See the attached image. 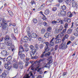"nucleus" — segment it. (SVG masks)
Masks as SVG:
<instances>
[{
  "instance_id": "nucleus-60",
  "label": "nucleus",
  "mask_w": 78,
  "mask_h": 78,
  "mask_svg": "<svg viewBox=\"0 0 78 78\" xmlns=\"http://www.w3.org/2000/svg\"><path fill=\"white\" fill-rule=\"evenodd\" d=\"M58 45H57L55 46V50H56L58 49Z\"/></svg>"
},
{
  "instance_id": "nucleus-32",
  "label": "nucleus",
  "mask_w": 78,
  "mask_h": 78,
  "mask_svg": "<svg viewBox=\"0 0 78 78\" xmlns=\"http://www.w3.org/2000/svg\"><path fill=\"white\" fill-rule=\"evenodd\" d=\"M2 76L3 77V78H6V74L5 73H2Z\"/></svg>"
},
{
  "instance_id": "nucleus-53",
  "label": "nucleus",
  "mask_w": 78,
  "mask_h": 78,
  "mask_svg": "<svg viewBox=\"0 0 78 78\" xmlns=\"http://www.w3.org/2000/svg\"><path fill=\"white\" fill-rule=\"evenodd\" d=\"M68 18L66 17V18L65 19H64L63 20H64V22H67V20H68Z\"/></svg>"
},
{
  "instance_id": "nucleus-2",
  "label": "nucleus",
  "mask_w": 78,
  "mask_h": 78,
  "mask_svg": "<svg viewBox=\"0 0 78 78\" xmlns=\"http://www.w3.org/2000/svg\"><path fill=\"white\" fill-rule=\"evenodd\" d=\"M2 28L3 30H6L8 29V24H7V22L4 20V23H2Z\"/></svg>"
},
{
  "instance_id": "nucleus-6",
  "label": "nucleus",
  "mask_w": 78,
  "mask_h": 78,
  "mask_svg": "<svg viewBox=\"0 0 78 78\" xmlns=\"http://www.w3.org/2000/svg\"><path fill=\"white\" fill-rule=\"evenodd\" d=\"M1 54L3 56H5L8 55V53L7 52V51H6L4 50L1 52Z\"/></svg>"
},
{
  "instance_id": "nucleus-45",
  "label": "nucleus",
  "mask_w": 78,
  "mask_h": 78,
  "mask_svg": "<svg viewBox=\"0 0 78 78\" xmlns=\"http://www.w3.org/2000/svg\"><path fill=\"white\" fill-rule=\"evenodd\" d=\"M42 19L44 20H47V18L45 17V16L44 15L42 18Z\"/></svg>"
},
{
  "instance_id": "nucleus-31",
  "label": "nucleus",
  "mask_w": 78,
  "mask_h": 78,
  "mask_svg": "<svg viewBox=\"0 0 78 78\" xmlns=\"http://www.w3.org/2000/svg\"><path fill=\"white\" fill-rule=\"evenodd\" d=\"M40 49H42L43 48V47H44V45L42 44H41L39 45Z\"/></svg>"
},
{
  "instance_id": "nucleus-39",
  "label": "nucleus",
  "mask_w": 78,
  "mask_h": 78,
  "mask_svg": "<svg viewBox=\"0 0 78 78\" xmlns=\"http://www.w3.org/2000/svg\"><path fill=\"white\" fill-rule=\"evenodd\" d=\"M66 22L68 23H70V22H71V20L70 19L68 18Z\"/></svg>"
},
{
  "instance_id": "nucleus-4",
  "label": "nucleus",
  "mask_w": 78,
  "mask_h": 78,
  "mask_svg": "<svg viewBox=\"0 0 78 78\" xmlns=\"http://www.w3.org/2000/svg\"><path fill=\"white\" fill-rule=\"evenodd\" d=\"M73 24H74V23L72 22L71 27V28H69L67 31V33L68 34H72V31H73Z\"/></svg>"
},
{
  "instance_id": "nucleus-41",
  "label": "nucleus",
  "mask_w": 78,
  "mask_h": 78,
  "mask_svg": "<svg viewBox=\"0 0 78 78\" xmlns=\"http://www.w3.org/2000/svg\"><path fill=\"white\" fill-rule=\"evenodd\" d=\"M61 19H58L56 21L57 23H59V22H61Z\"/></svg>"
},
{
  "instance_id": "nucleus-55",
  "label": "nucleus",
  "mask_w": 78,
  "mask_h": 78,
  "mask_svg": "<svg viewBox=\"0 0 78 78\" xmlns=\"http://www.w3.org/2000/svg\"><path fill=\"white\" fill-rule=\"evenodd\" d=\"M19 67L20 69H23V65H20L19 66Z\"/></svg>"
},
{
  "instance_id": "nucleus-25",
  "label": "nucleus",
  "mask_w": 78,
  "mask_h": 78,
  "mask_svg": "<svg viewBox=\"0 0 78 78\" xmlns=\"http://www.w3.org/2000/svg\"><path fill=\"white\" fill-rule=\"evenodd\" d=\"M72 5L73 7H75L76 5V2H73L72 3Z\"/></svg>"
},
{
  "instance_id": "nucleus-30",
  "label": "nucleus",
  "mask_w": 78,
  "mask_h": 78,
  "mask_svg": "<svg viewBox=\"0 0 78 78\" xmlns=\"http://www.w3.org/2000/svg\"><path fill=\"white\" fill-rule=\"evenodd\" d=\"M44 50L45 51H48L49 50V48L47 46H46L44 48Z\"/></svg>"
},
{
  "instance_id": "nucleus-46",
  "label": "nucleus",
  "mask_w": 78,
  "mask_h": 78,
  "mask_svg": "<svg viewBox=\"0 0 78 78\" xmlns=\"http://www.w3.org/2000/svg\"><path fill=\"white\" fill-rule=\"evenodd\" d=\"M51 30V27H49L48 28L47 30V31H49V32Z\"/></svg>"
},
{
  "instance_id": "nucleus-58",
  "label": "nucleus",
  "mask_w": 78,
  "mask_h": 78,
  "mask_svg": "<svg viewBox=\"0 0 78 78\" xmlns=\"http://www.w3.org/2000/svg\"><path fill=\"white\" fill-rule=\"evenodd\" d=\"M44 56H45V55L44 54H42L41 56L40 57L41 58H44Z\"/></svg>"
},
{
  "instance_id": "nucleus-48",
  "label": "nucleus",
  "mask_w": 78,
  "mask_h": 78,
  "mask_svg": "<svg viewBox=\"0 0 78 78\" xmlns=\"http://www.w3.org/2000/svg\"><path fill=\"white\" fill-rule=\"evenodd\" d=\"M67 72H63L62 73L63 76H65V75H66L67 74Z\"/></svg>"
},
{
  "instance_id": "nucleus-63",
  "label": "nucleus",
  "mask_w": 78,
  "mask_h": 78,
  "mask_svg": "<svg viewBox=\"0 0 78 78\" xmlns=\"http://www.w3.org/2000/svg\"><path fill=\"white\" fill-rule=\"evenodd\" d=\"M58 3H62L63 2V0H58Z\"/></svg>"
},
{
  "instance_id": "nucleus-52",
  "label": "nucleus",
  "mask_w": 78,
  "mask_h": 78,
  "mask_svg": "<svg viewBox=\"0 0 78 78\" xmlns=\"http://www.w3.org/2000/svg\"><path fill=\"white\" fill-rule=\"evenodd\" d=\"M43 24L45 26V27H47V26L48 25L47 23L45 22H44L43 23Z\"/></svg>"
},
{
  "instance_id": "nucleus-50",
  "label": "nucleus",
  "mask_w": 78,
  "mask_h": 78,
  "mask_svg": "<svg viewBox=\"0 0 78 78\" xmlns=\"http://www.w3.org/2000/svg\"><path fill=\"white\" fill-rule=\"evenodd\" d=\"M25 50L26 51H29V49H28V48L27 47L25 48Z\"/></svg>"
},
{
  "instance_id": "nucleus-17",
  "label": "nucleus",
  "mask_w": 78,
  "mask_h": 78,
  "mask_svg": "<svg viewBox=\"0 0 78 78\" xmlns=\"http://www.w3.org/2000/svg\"><path fill=\"white\" fill-rule=\"evenodd\" d=\"M7 11L9 13V15H10L12 17V15L13 14H12V11H11L9 9H7Z\"/></svg>"
},
{
  "instance_id": "nucleus-5",
  "label": "nucleus",
  "mask_w": 78,
  "mask_h": 78,
  "mask_svg": "<svg viewBox=\"0 0 78 78\" xmlns=\"http://www.w3.org/2000/svg\"><path fill=\"white\" fill-rule=\"evenodd\" d=\"M25 52L24 50V49L22 45H20V48H19V52L18 53H22L23 52Z\"/></svg>"
},
{
  "instance_id": "nucleus-8",
  "label": "nucleus",
  "mask_w": 78,
  "mask_h": 78,
  "mask_svg": "<svg viewBox=\"0 0 78 78\" xmlns=\"http://www.w3.org/2000/svg\"><path fill=\"white\" fill-rule=\"evenodd\" d=\"M26 31L27 33L28 36H30V34H31V30L30 29V27H27L26 29Z\"/></svg>"
},
{
  "instance_id": "nucleus-61",
  "label": "nucleus",
  "mask_w": 78,
  "mask_h": 78,
  "mask_svg": "<svg viewBox=\"0 0 78 78\" xmlns=\"http://www.w3.org/2000/svg\"><path fill=\"white\" fill-rule=\"evenodd\" d=\"M52 23L54 24V23H57L56 22V21L55 20H54L53 21H52Z\"/></svg>"
},
{
  "instance_id": "nucleus-28",
  "label": "nucleus",
  "mask_w": 78,
  "mask_h": 78,
  "mask_svg": "<svg viewBox=\"0 0 78 78\" xmlns=\"http://www.w3.org/2000/svg\"><path fill=\"white\" fill-rule=\"evenodd\" d=\"M33 23H34L35 24L37 22V19H33Z\"/></svg>"
},
{
  "instance_id": "nucleus-9",
  "label": "nucleus",
  "mask_w": 78,
  "mask_h": 78,
  "mask_svg": "<svg viewBox=\"0 0 78 78\" xmlns=\"http://www.w3.org/2000/svg\"><path fill=\"white\" fill-rule=\"evenodd\" d=\"M10 64L11 63L9 62H8L7 63L4 64V66L6 69H8V66H10Z\"/></svg>"
},
{
  "instance_id": "nucleus-22",
  "label": "nucleus",
  "mask_w": 78,
  "mask_h": 78,
  "mask_svg": "<svg viewBox=\"0 0 78 78\" xmlns=\"http://www.w3.org/2000/svg\"><path fill=\"white\" fill-rule=\"evenodd\" d=\"M44 36L46 38H48V37L50 36V34L48 33H47L44 35Z\"/></svg>"
},
{
  "instance_id": "nucleus-24",
  "label": "nucleus",
  "mask_w": 78,
  "mask_h": 78,
  "mask_svg": "<svg viewBox=\"0 0 78 78\" xmlns=\"http://www.w3.org/2000/svg\"><path fill=\"white\" fill-rule=\"evenodd\" d=\"M45 32V29L44 28H42L41 30V34H44Z\"/></svg>"
},
{
  "instance_id": "nucleus-15",
  "label": "nucleus",
  "mask_w": 78,
  "mask_h": 78,
  "mask_svg": "<svg viewBox=\"0 0 78 78\" xmlns=\"http://www.w3.org/2000/svg\"><path fill=\"white\" fill-rule=\"evenodd\" d=\"M31 36L32 38H36L37 37V34L36 33H33L31 35Z\"/></svg>"
},
{
  "instance_id": "nucleus-27",
  "label": "nucleus",
  "mask_w": 78,
  "mask_h": 78,
  "mask_svg": "<svg viewBox=\"0 0 78 78\" xmlns=\"http://www.w3.org/2000/svg\"><path fill=\"white\" fill-rule=\"evenodd\" d=\"M73 34L75 36H78V31H75L73 33Z\"/></svg>"
},
{
  "instance_id": "nucleus-40",
  "label": "nucleus",
  "mask_w": 78,
  "mask_h": 78,
  "mask_svg": "<svg viewBox=\"0 0 78 78\" xmlns=\"http://www.w3.org/2000/svg\"><path fill=\"white\" fill-rule=\"evenodd\" d=\"M12 69V66H11L9 65V66H8V68L7 69L8 70H10L11 69Z\"/></svg>"
},
{
  "instance_id": "nucleus-29",
  "label": "nucleus",
  "mask_w": 78,
  "mask_h": 78,
  "mask_svg": "<svg viewBox=\"0 0 78 78\" xmlns=\"http://www.w3.org/2000/svg\"><path fill=\"white\" fill-rule=\"evenodd\" d=\"M58 9V8H57V7H53V8L52 9V10L53 11H54L55 12V11H56V10Z\"/></svg>"
},
{
  "instance_id": "nucleus-43",
  "label": "nucleus",
  "mask_w": 78,
  "mask_h": 78,
  "mask_svg": "<svg viewBox=\"0 0 78 78\" xmlns=\"http://www.w3.org/2000/svg\"><path fill=\"white\" fill-rule=\"evenodd\" d=\"M30 3H31V4L32 5H33V4H34V3L35 5H36V3L34 2V0L30 2Z\"/></svg>"
},
{
  "instance_id": "nucleus-20",
  "label": "nucleus",
  "mask_w": 78,
  "mask_h": 78,
  "mask_svg": "<svg viewBox=\"0 0 78 78\" xmlns=\"http://www.w3.org/2000/svg\"><path fill=\"white\" fill-rule=\"evenodd\" d=\"M67 16L68 17H72V16H73L72 14L71 13V12H69L67 14Z\"/></svg>"
},
{
  "instance_id": "nucleus-44",
  "label": "nucleus",
  "mask_w": 78,
  "mask_h": 78,
  "mask_svg": "<svg viewBox=\"0 0 78 78\" xmlns=\"http://www.w3.org/2000/svg\"><path fill=\"white\" fill-rule=\"evenodd\" d=\"M14 32L15 33H18V30H17V29H14Z\"/></svg>"
},
{
  "instance_id": "nucleus-37",
  "label": "nucleus",
  "mask_w": 78,
  "mask_h": 78,
  "mask_svg": "<svg viewBox=\"0 0 78 78\" xmlns=\"http://www.w3.org/2000/svg\"><path fill=\"white\" fill-rule=\"evenodd\" d=\"M63 29V27L62 26H61L59 29H58V31H61Z\"/></svg>"
},
{
  "instance_id": "nucleus-14",
  "label": "nucleus",
  "mask_w": 78,
  "mask_h": 78,
  "mask_svg": "<svg viewBox=\"0 0 78 78\" xmlns=\"http://www.w3.org/2000/svg\"><path fill=\"white\" fill-rule=\"evenodd\" d=\"M54 38H53L50 41V46H53L54 45V43L53 42H52L53 41V40L54 39Z\"/></svg>"
},
{
  "instance_id": "nucleus-49",
  "label": "nucleus",
  "mask_w": 78,
  "mask_h": 78,
  "mask_svg": "<svg viewBox=\"0 0 78 78\" xmlns=\"http://www.w3.org/2000/svg\"><path fill=\"white\" fill-rule=\"evenodd\" d=\"M37 58V57L36 55L34 57H33L31 58V59H36Z\"/></svg>"
},
{
  "instance_id": "nucleus-34",
  "label": "nucleus",
  "mask_w": 78,
  "mask_h": 78,
  "mask_svg": "<svg viewBox=\"0 0 78 78\" xmlns=\"http://www.w3.org/2000/svg\"><path fill=\"white\" fill-rule=\"evenodd\" d=\"M5 19H3L2 21V22H1V23H0V27H2V23H4V21H5Z\"/></svg>"
},
{
  "instance_id": "nucleus-47",
  "label": "nucleus",
  "mask_w": 78,
  "mask_h": 78,
  "mask_svg": "<svg viewBox=\"0 0 78 78\" xmlns=\"http://www.w3.org/2000/svg\"><path fill=\"white\" fill-rule=\"evenodd\" d=\"M4 39V37H2L0 39V42H1L3 41V39Z\"/></svg>"
},
{
  "instance_id": "nucleus-13",
  "label": "nucleus",
  "mask_w": 78,
  "mask_h": 78,
  "mask_svg": "<svg viewBox=\"0 0 78 78\" xmlns=\"http://www.w3.org/2000/svg\"><path fill=\"white\" fill-rule=\"evenodd\" d=\"M13 67L15 68V69H18V62H15L13 66Z\"/></svg>"
},
{
  "instance_id": "nucleus-42",
  "label": "nucleus",
  "mask_w": 78,
  "mask_h": 78,
  "mask_svg": "<svg viewBox=\"0 0 78 78\" xmlns=\"http://www.w3.org/2000/svg\"><path fill=\"white\" fill-rule=\"evenodd\" d=\"M29 47L30 48L31 50H33L34 48V46L32 45H31L29 46Z\"/></svg>"
},
{
  "instance_id": "nucleus-54",
  "label": "nucleus",
  "mask_w": 78,
  "mask_h": 78,
  "mask_svg": "<svg viewBox=\"0 0 78 78\" xmlns=\"http://www.w3.org/2000/svg\"><path fill=\"white\" fill-rule=\"evenodd\" d=\"M65 28H67L68 27V24L67 23H66L65 25Z\"/></svg>"
},
{
  "instance_id": "nucleus-3",
  "label": "nucleus",
  "mask_w": 78,
  "mask_h": 78,
  "mask_svg": "<svg viewBox=\"0 0 78 78\" xmlns=\"http://www.w3.org/2000/svg\"><path fill=\"white\" fill-rule=\"evenodd\" d=\"M66 48H67V45L66 44V43L64 42H62V44L59 45V48L61 50L66 49Z\"/></svg>"
},
{
  "instance_id": "nucleus-16",
  "label": "nucleus",
  "mask_w": 78,
  "mask_h": 78,
  "mask_svg": "<svg viewBox=\"0 0 78 78\" xmlns=\"http://www.w3.org/2000/svg\"><path fill=\"white\" fill-rule=\"evenodd\" d=\"M61 12L62 14V16H65L66 14V12L65 11H61Z\"/></svg>"
},
{
  "instance_id": "nucleus-18",
  "label": "nucleus",
  "mask_w": 78,
  "mask_h": 78,
  "mask_svg": "<svg viewBox=\"0 0 78 78\" xmlns=\"http://www.w3.org/2000/svg\"><path fill=\"white\" fill-rule=\"evenodd\" d=\"M12 59V56H9L6 59L7 61H8V62H10V61Z\"/></svg>"
},
{
  "instance_id": "nucleus-64",
  "label": "nucleus",
  "mask_w": 78,
  "mask_h": 78,
  "mask_svg": "<svg viewBox=\"0 0 78 78\" xmlns=\"http://www.w3.org/2000/svg\"><path fill=\"white\" fill-rule=\"evenodd\" d=\"M18 64H19V65H22V62L21 61L19 62L18 63Z\"/></svg>"
},
{
  "instance_id": "nucleus-35",
  "label": "nucleus",
  "mask_w": 78,
  "mask_h": 78,
  "mask_svg": "<svg viewBox=\"0 0 78 78\" xmlns=\"http://www.w3.org/2000/svg\"><path fill=\"white\" fill-rule=\"evenodd\" d=\"M28 36H29V37H28V39H29V40L30 41H31L32 40H33L31 39V34H30V36L28 35Z\"/></svg>"
},
{
  "instance_id": "nucleus-12",
  "label": "nucleus",
  "mask_w": 78,
  "mask_h": 78,
  "mask_svg": "<svg viewBox=\"0 0 78 78\" xmlns=\"http://www.w3.org/2000/svg\"><path fill=\"white\" fill-rule=\"evenodd\" d=\"M69 35L67 34H66L65 36L62 39V41L63 42H64V41H65V40L66 39H67L69 38Z\"/></svg>"
},
{
  "instance_id": "nucleus-62",
  "label": "nucleus",
  "mask_w": 78,
  "mask_h": 78,
  "mask_svg": "<svg viewBox=\"0 0 78 78\" xmlns=\"http://www.w3.org/2000/svg\"><path fill=\"white\" fill-rule=\"evenodd\" d=\"M71 43V41H68L67 43V45H69V44H70Z\"/></svg>"
},
{
  "instance_id": "nucleus-38",
  "label": "nucleus",
  "mask_w": 78,
  "mask_h": 78,
  "mask_svg": "<svg viewBox=\"0 0 78 78\" xmlns=\"http://www.w3.org/2000/svg\"><path fill=\"white\" fill-rule=\"evenodd\" d=\"M44 60H45V58H43L42 59L39 60L38 61V62L39 63H40V62H42V61H44Z\"/></svg>"
},
{
  "instance_id": "nucleus-26",
  "label": "nucleus",
  "mask_w": 78,
  "mask_h": 78,
  "mask_svg": "<svg viewBox=\"0 0 78 78\" xmlns=\"http://www.w3.org/2000/svg\"><path fill=\"white\" fill-rule=\"evenodd\" d=\"M44 4H43L42 5H41V6H40V7L39 8V9H44Z\"/></svg>"
},
{
  "instance_id": "nucleus-57",
  "label": "nucleus",
  "mask_w": 78,
  "mask_h": 78,
  "mask_svg": "<svg viewBox=\"0 0 78 78\" xmlns=\"http://www.w3.org/2000/svg\"><path fill=\"white\" fill-rule=\"evenodd\" d=\"M45 44H46V47H48V45L49 44V43H48V42H45Z\"/></svg>"
},
{
  "instance_id": "nucleus-10",
  "label": "nucleus",
  "mask_w": 78,
  "mask_h": 78,
  "mask_svg": "<svg viewBox=\"0 0 78 78\" xmlns=\"http://www.w3.org/2000/svg\"><path fill=\"white\" fill-rule=\"evenodd\" d=\"M19 56H20V58L22 59H23L25 57V55L24 54H22V53H18Z\"/></svg>"
},
{
  "instance_id": "nucleus-23",
  "label": "nucleus",
  "mask_w": 78,
  "mask_h": 78,
  "mask_svg": "<svg viewBox=\"0 0 78 78\" xmlns=\"http://www.w3.org/2000/svg\"><path fill=\"white\" fill-rule=\"evenodd\" d=\"M61 41V40L60 39L57 40L55 42V44H58L59 43H60Z\"/></svg>"
},
{
  "instance_id": "nucleus-56",
  "label": "nucleus",
  "mask_w": 78,
  "mask_h": 78,
  "mask_svg": "<svg viewBox=\"0 0 78 78\" xmlns=\"http://www.w3.org/2000/svg\"><path fill=\"white\" fill-rule=\"evenodd\" d=\"M60 37V36H59V35H58L56 36V37L55 38V39H58Z\"/></svg>"
},
{
  "instance_id": "nucleus-51",
  "label": "nucleus",
  "mask_w": 78,
  "mask_h": 78,
  "mask_svg": "<svg viewBox=\"0 0 78 78\" xmlns=\"http://www.w3.org/2000/svg\"><path fill=\"white\" fill-rule=\"evenodd\" d=\"M26 62V63H25V66L26 67L28 66V61H26L25 62Z\"/></svg>"
},
{
  "instance_id": "nucleus-33",
  "label": "nucleus",
  "mask_w": 78,
  "mask_h": 78,
  "mask_svg": "<svg viewBox=\"0 0 78 78\" xmlns=\"http://www.w3.org/2000/svg\"><path fill=\"white\" fill-rule=\"evenodd\" d=\"M61 8L62 10H65L66 9V7L64 5L62 6Z\"/></svg>"
},
{
  "instance_id": "nucleus-19",
  "label": "nucleus",
  "mask_w": 78,
  "mask_h": 78,
  "mask_svg": "<svg viewBox=\"0 0 78 78\" xmlns=\"http://www.w3.org/2000/svg\"><path fill=\"white\" fill-rule=\"evenodd\" d=\"M50 13V10H48V9H46L44 12V14L45 15H47V14H48Z\"/></svg>"
},
{
  "instance_id": "nucleus-1",
  "label": "nucleus",
  "mask_w": 78,
  "mask_h": 78,
  "mask_svg": "<svg viewBox=\"0 0 78 78\" xmlns=\"http://www.w3.org/2000/svg\"><path fill=\"white\" fill-rule=\"evenodd\" d=\"M4 39V43L5 44H7L8 48H11L12 41L11 39L9 38V36L6 35Z\"/></svg>"
},
{
  "instance_id": "nucleus-36",
  "label": "nucleus",
  "mask_w": 78,
  "mask_h": 78,
  "mask_svg": "<svg viewBox=\"0 0 78 78\" xmlns=\"http://www.w3.org/2000/svg\"><path fill=\"white\" fill-rule=\"evenodd\" d=\"M3 67L2 66H1L0 67V73H1L3 71Z\"/></svg>"
},
{
  "instance_id": "nucleus-11",
  "label": "nucleus",
  "mask_w": 78,
  "mask_h": 78,
  "mask_svg": "<svg viewBox=\"0 0 78 78\" xmlns=\"http://www.w3.org/2000/svg\"><path fill=\"white\" fill-rule=\"evenodd\" d=\"M23 42L27 43L28 41V38L27 37H25L23 39Z\"/></svg>"
},
{
  "instance_id": "nucleus-21",
  "label": "nucleus",
  "mask_w": 78,
  "mask_h": 78,
  "mask_svg": "<svg viewBox=\"0 0 78 78\" xmlns=\"http://www.w3.org/2000/svg\"><path fill=\"white\" fill-rule=\"evenodd\" d=\"M51 53L50 52H48V53H46L45 54V57H47V56H49L50 55Z\"/></svg>"
},
{
  "instance_id": "nucleus-59",
  "label": "nucleus",
  "mask_w": 78,
  "mask_h": 78,
  "mask_svg": "<svg viewBox=\"0 0 78 78\" xmlns=\"http://www.w3.org/2000/svg\"><path fill=\"white\" fill-rule=\"evenodd\" d=\"M74 39H75V37L73 36H72L71 37V41H73L74 40Z\"/></svg>"
},
{
  "instance_id": "nucleus-7",
  "label": "nucleus",
  "mask_w": 78,
  "mask_h": 78,
  "mask_svg": "<svg viewBox=\"0 0 78 78\" xmlns=\"http://www.w3.org/2000/svg\"><path fill=\"white\" fill-rule=\"evenodd\" d=\"M35 53H36V49H34L32 50V51L30 52V54L32 58H33L34 56Z\"/></svg>"
}]
</instances>
